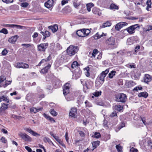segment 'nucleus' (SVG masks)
Masks as SVG:
<instances>
[{
	"label": "nucleus",
	"instance_id": "obj_17",
	"mask_svg": "<svg viewBox=\"0 0 152 152\" xmlns=\"http://www.w3.org/2000/svg\"><path fill=\"white\" fill-rule=\"evenodd\" d=\"M24 129L27 132L31 134L32 135L37 137V136H40V134L32 130L31 129L29 128H26Z\"/></svg>",
	"mask_w": 152,
	"mask_h": 152
},
{
	"label": "nucleus",
	"instance_id": "obj_51",
	"mask_svg": "<svg viewBox=\"0 0 152 152\" xmlns=\"http://www.w3.org/2000/svg\"><path fill=\"white\" fill-rule=\"evenodd\" d=\"M102 92L101 91L99 92L98 91H96L95 92H94V94H93L94 96L96 97H97L101 95Z\"/></svg>",
	"mask_w": 152,
	"mask_h": 152
},
{
	"label": "nucleus",
	"instance_id": "obj_6",
	"mask_svg": "<svg viewBox=\"0 0 152 152\" xmlns=\"http://www.w3.org/2000/svg\"><path fill=\"white\" fill-rule=\"evenodd\" d=\"M19 136L26 142H30L32 141L31 138L25 133L20 132L18 134Z\"/></svg>",
	"mask_w": 152,
	"mask_h": 152
},
{
	"label": "nucleus",
	"instance_id": "obj_33",
	"mask_svg": "<svg viewBox=\"0 0 152 152\" xmlns=\"http://www.w3.org/2000/svg\"><path fill=\"white\" fill-rule=\"evenodd\" d=\"M111 25V23L110 21H107L103 24L102 26L103 28H105L107 26H110Z\"/></svg>",
	"mask_w": 152,
	"mask_h": 152
},
{
	"label": "nucleus",
	"instance_id": "obj_34",
	"mask_svg": "<svg viewBox=\"0 0 152 152\" xmlns=\"http://www.w3.org/2000/svg\"><path fill=\"white\" fill-rule=\"evenodd\" d=\"M110 7L111 9H115L117 10L119 9V7L113 3L110 5Z\"/></svg>",
	"mask_w": 152,
	"mask_h": 152
},
{
	"label": "nucleus",
	"instance_id": "obj_18",
	"mask_svg": "<svg viewBox=\"0 0 152 152\" xmlns=\"http://www.w3.org/2000/svg\"><path fill=\"white\" fill-rule=\"evenodd\" d=\"M83 29L77 30L76 33H74L72 34V37H74L75 35H77L79 37H83Z\"/></svg>",
	"mask_w": 152,
	"mask_h": 152
},
{
	"label": "nucleus",
	"instance_id": "obj_46",
	"mask_svg": "<svg viewBox=\"0 0 152 152\" xmlns=\"http://www.w3.org/2000/svg\"><path fill=\"white\" fill-rule=\"evenodd\" d=\"M30 111L31 113H35L38 112V110L36 108L32 107L30 109Z\"/></svg>",
	"mask_w": 152,
	"mask_h": 152
},
{
	"label": "nucleus",
	"instance_id": "obj_45",
	"mask_svg": "<svg viewBox=\"0 0 152 152\" xmlns=\"http://www.w3.org/2000/svg\"><path fill=\"white\" fill-rule=\"evenodd\" d=\"M115 110L118 111H120L122 110V109L123 107L121 106V105H116L115 106Z\"/></svg>",
	"mask_w": 152,
	"mask_h": 152
},
{
	"label": "nucleus",
	"instance_id": "obj_10",
	"mask_svg": "<svg viewBox=\"0 0 152 152\" xmlns=\"http://www.w3.org/2000/svg\"><path fill=\"white\" fill-rule=\"evenodd\" d=\"M48 46V43H41L37 45L38 50L41 52H45L46 49Z\"/></svg>",
	"mask_w": 152,
	"mask_h": 152
},
{
	"label": "nucleus",
	"instance_id": "obj_37",
	"mask_svg": "<svg viewBox=\"0 0 152 152\" xmlns=\"http://www.w3.org/2000/svg\"><path fill=\"white\" fill-rule=\"evenodd\" d=\"M44 142L46 143L47 142H48L49 144H50L51 143H52L53 144V142H52L51 140L49 139V138L47 137H45L43 139Z\"/></svg>",
	"mask_w": 152,
	"mask_h": 152
},
{
	"label": "nucleus",
	"instance_id": "obj_54",
	"mask_svg": "<svg viewBox=\"0 0 152 152\" xmlns=\"http://www.w3.org/2000/svg\"><path fill=\"white\" fill-rule=\"evenodd\" d=\"M73 4L75 8H77L80 5V2H77L74 1L73 2Z\"/></svg>",
	"mask_w": 152,
	"mask_h": 152
},
{
	"label": "nucleus",
	"instance_id": "obj_43",
	"mask_svg": "<svg viewBox=\"0 0 152 152\" xmlns=\"http://www.w3.org/2000/svg\"><path fill=\"white\" fill-rule=\"evenodd\" d=\"M12 82V81H8V80H6L5 81V84H4L3 85V86L4 88H6L7 86H8V85L10 84Z\"/></svg>",
	"mask_w": 152,
	"mask_h": 152
},
{
	"label": "nucleus",
	"instance_id": "obj_41",
	"mask_svg": "<svg viewBox=\"0 0 152 152\" xmlns=\"http://www.w3.org/2000/svg\"><path fill=\"white\" fill-rule=\"evenodd\" d=\"M85 103L86 104V107H91L92 106V105L89 102L88 100H86L85 102Z\"/></svg>",
	"mask_w": 152,
	"mask_h": 152
},
{
	"label": "nucleus",
	"instance_id": "obj_13",
	"mask_svg": "<svg viewBox=\"0 0 152 152\" xmlns=\"http://www.w3.org/2000/svg\"><path fill=\"white\" fill-rule=\"evenodd\" d=\"M77 113V109L76 107L72 108L69 113V116L75 118Z\"/></svg>",
	"mask_w": 152,
	"mask_h": 152
},
{
	"label": "nucleus",
	"instance_id": "obj_36",
	"mask_svg": "<svg viewBox=\"0 0 152 152\" xmlns=\"http://www.w3.org/2000/svg\"><path fill=\"white\" fill-rule=\"evenodd\" d=\"M147 7L146 8V10L148 11L149 9L151 8V0H147L146 2Z\"/></svg>",
	"mask_w": 152,
	"mask_h": 152
},
{
	"label": "nucleus",
	"instance_id": "obj_60",
	"mask_svg": "<svg viewBox=\"0 0 152 152\" xmlns=\"http://www.w3.org/2000/svg\"><path fill=\"white\" fill-rule=\"evenodd\" d=\"M37 91L38 92L37 94H40L43 93V90L42 89H41L40 88V87H38L37 88Z\"/></svg>",
	"mask_w": 152,
	"mask_h": 152
},
{
	"label": "nucleus",
	"instance_id": "obj_38",
	"mask_svg": "<svg viewBox=\"0 0 152 152\" xmlns=\"http://www.w3.org/2000/svg\"><path fill=\"white\" fill-rule=\"evenodd\" d=\"M116 72L112 70L108 74V77L110 78H113L114 76L115 75Z\"/></svg>",
	"mask_w": 152,
	"mask_h": 152
},
{
	"label": "nucleus",
	"instance_id": "obj_15",
	"mask_svg": "<svg viewBox=\"0 0 152 152\" xmlns=\"http://www.w3.org/2000/svg\"><path fill=\"white\" fill-rule=\"evenodd\" d=\"M53 0H48L45 3V6L48 8H50L53 6Z\"/></svg>",
	"mask_w": 152,
	"mask_h": 152
},
{
	"label": "nucleus",
	"instance_id": "obj_8",
	"mask_svg": "<svg viewBox=\"0 0 152 152\" xmlns=\"http://www.w3.org/2000/svg\"><path fill=\"white\" fill-rule=\"evenodd\" d=\"M70 85L68 82L66 83L63 87V93L66 96L69 93Z\"/></svg>",
	"mask_w": 152,
	"mask_h": 152
},
{
	"label": "nucleus",
	"instance_id": "obj_3",
	"mask_svg": "<svg viewBox=\"0 0 152 152\" xmlns=\"http://www.w3.org/2000/svg\"><path fill=\"white\" fill-rule=\"evenodd\" d=\"M115 101L118 102L125 103L126 101L127 96L123 93H119L115 95Z\"/></svg>",
	"mask_w": 152,
	"mask_h": 152
},
{
	"label": "nucleus",
	"instance_id": "obj_44",
	"mask_svg": "<svg viewBox=\"0 0 152 152\" xmlns=\"http://www.w3.org/2000/svg\"><path fill=\"white\" fill-rule=\"evenodd\" d=\"M11 118L15 119H17L19 120L22 118V117L20 116H18L12 114V115Z\"/></svg>",
	"mask_w": 152,
	"mask_h": 152
},
{
	"label": "nucleus",
	"instance_id": "obj_19",
	"mask_svg": "<svg viewBox=\"0 0 152 152\" xmlns=\"http://www.w3.org/2000/svg\"><path fill=\"white\" fill-rule=\"evenodd\" d=\"M92 12L95 15H98L99 16L101 15V12L99 9L94 7L92 9Z\"/></svg>",
	"mask_w": 152,
	"mask_h": 152
},
{
	"label": "nucleus",
	"instance_id": "obj_48",
	"mask_svg": "<svg viewBox=\"0 0 152 152\" xmlns=\"http://www.w3.org/2000/svg\"><path fill=\"white\" fill-rule=\"evenodd\" d=\"M142 88L141 86H137L136 87L134 88L133 89V91H137L138 90H142Z\"/></svg>",
	"mask_w": 152,
	"mask_h": 152
},
{
	"label": "nucleus",
	"instance_id": "obj_26",
	"mask_svg": "<svg viewBox=\"0 0 152 152\" xmlns=\"http://www.w3.org/2000/svg\"><path fill=\"white\" fill-rule=\"evenodd\" d=\"M40 33L42 34L44 36V38H46V37H49L50 36V33L47 31H45L44 32L41 31Z\"/></svg>",
	"mask_w": 152,
	"mask_h": 152
},
{
	"label": "nucleus",
	"instance_id": "obj_32",
	"mask_svg": "<svg viewBox=\"0 0 152 152\" xmlns=\"http://www.w3.org/2000/svg\"><path fill=\"white\" fill-rule=\"evenodd\" d=\"M106 35V34H104L102 33L101 34H100L99 32H97L95 35L93 37L95 38V37H96L97 38H101L102 37L105 36Z\"/></svg>",
	"mask_w": 152,
	"mask_h": 152
},
{
	"label": "nucleus",
	"instance_id": "obj_14",
	"mask_svg": "<svg viewBox=\"0 0 152 152\" xmlns=\"http://www.w3.org/2000/svg\"><path fill=\"white\" fill-rule=\"evenodd\" d=\"M93 82L90 80H87L85 82L83 86L88 89L91 88L93 85Z\"/></svg>",
	"mask_w": 152,
	"mask_h": 152
},
{
	"label": "nucleus",
	"instance_id": "obj_23",
	"mask_svg": "<svg viewBox=\"0 0 152 152\" xmlns=\"http://www.w3.org/2000/svg\"><path fill=\"white\" fill-rule=\"evenodd\" d=\"M83 37H86L89 35L91 31L88 29L83 28Z\"/></svg>",
	"mask_w": 152,
	"mask_h": 152
},
{
	"label": "nucleus",
	"instance_id": "obj_49",
	"mask_svg": "<svg viewBox=\"0 0 152 152\" xmlns=\"http://www.w3.org/2000/svg\"><path fill=\"white\" fill-rule=\"evenodd\" d=\"M46 89L48 90L49 91L50 93L52 92L53 88L51 86L49 85H47L46 87Z\"/></svg>",
	"mask_w": 152,
	"mask_h": 152
},
{
	"label": "nucleus",
	"instance_id": "obj_22",
	"mask_svg": "<svg viewBox=\"0 0 152 152\" xmlns=\"http://www.w3.org/2000/svg\"><path fill=\"white\" fill-rule=\"evenodd\" d=\"M104 83L103 82H102L101 80L96 78L95 83V86L97 88H99Z\"/></svg>",
	"mask_w": 152,
	"mask_h": 152
},
{
	"label": "nucleus",
	"instance_id": "obj_58",
	"mask_svg": "<svg viewBox=\"0 0 152 152\" xmlns=\"http://www.w3.org/2000/svg\"><path fill=\"white\" fill-rule=\"evenodd\" d=\"M98 53V50L97 49H95L94 50L93 52L92 53V55L93 57H95L96 54Z\"/></svg>",
	"mask_w": 152,
	"mask_h": 152
},
{
	"label": "nucleus",
	"instance_id": "obj_57",
	"mask_svg": "<svg viewBox=\"0 0 152 152\" xmlns=\"http://www.w3.org/2000/svg\"><path fill=\"white\" fill-rule=\"evenodd\" d=\"M6 79V77L5 76L1 75L0 77V83L2 82H3Z\"/></svg>",
	"mask_w": 152,
	"mask_h": 152
},
{
	"label": "nucleus",
	"instance_id": "obj_61",
	"mask_svg": "<svg viewBox=\"0 0 152 152\" xmlns=\"http://www.w3.org/2000/svg\"><path fill=\"white\" fill-rule=\"evenodd\" d=\"M1 141L2 143H6L7 142V140L4 137H2L1 138Z\"/></svg>",
	"mask_w": 152,
	"mask_h": 152
},
{
	"label": "nucleus",
	"instance_id": "obj_1",
	"mask_svg": "<svg viewBox=\"0 0 152 152\" xmlns=\"http://www.w3.org/2000/svg\"><path fill=\"white\" fill-rule=\"evenodd\" d=\"M4 25L6 27H8L10 28H14L15 27L17 28L22 29H27L28 31L27 32L26 31H23L21 33V35L22 37H30L31 34L29 31L31 30L33 31V30L34 29V28H33L16 24H6Z\"/></svg>",
	"mask_w": 152,
	"mask_h": 152
},
{
	"label": "nucleus",
	"instance_id": "obj_25",
	"mask_svg": "<svg viewBox=\"0 0 152 152\" xmlns=\"http://www.w3.org/2000/svg\"><path fill=\"white\" fill-rule=\"evenodd\" d=\"M148 96V93L145 91L142 92L138 94V96L139 97H143L145 98H146Z\"/></svg>",
	"mask_w": 152,
	"mask_h": 152
},
{
	"label": "nucleus",
	"instance_id": "obj_47",
	"mask_svg": "<svg viewBox=\"0 0 152 152\" xmlns=\"http://www.w3.org/2000/svg\"><path fill=\"white\" fill-rule=\"evenodd\" d=\"M17 39H9L8 41L12 44H15L17 41Z\"/></svg>",
	"mask_w": 152,
	"mask_h": 152
},
{
	"label": "nucleus",
	"instance_id": "obj_20",
	"mask_svg": "<svg viewBox=\"0 0 152 152\" xmlns=\"http://www.w3.org/2000/svg\"><path fill=\"white\" fill-rule=\"evenodd\" d=\"M115 41V39H107L105 43L108 45H114Z\"/></svg>",
	"mask_w": 152,
	"mask_h": 152
},
{
	"label": "nucleus",
	"instance_id": "obj_9",
	"mask_svg": "<svg viewBox=\"0 0 152 152\" xmlns=\"http://www.w3.org/2000/svg\"><path fill=\"white\" fill-rule=\"evenodd\" d=\"M82 74V71L79 67H77L75 69L73 76L75 79H77L80 77Z\"/></svg>",
	"mask_w": 152,
	"mask_h": 152
},
{
	"label": "nucleus",
	"instance_id": "obj_21",
	"mask_svg": "<svg viewBox=\"0 0 152 152\" xmlns=\"http://www.w3.org/2000/svg\"><path fill=\"white\" fill-rule=\"evenodd\" d=\"M48 28L51 29L53 33L56 32L58 29V26L57 24H55L53 26H49Z\"/></svg>",
	"mask_w": 152,
	"mask_h": 152
},
{
	"label": "nucleus",
	"instance_id": "obj_4",
	"mask_svg": "<svg viewBox=\"0 0 152 152\" xmlns=\"http://www.w3.org/2000/svg\"><path fill=\"white\" fill-rule=\"evenodd\" d=\"M140 28V26L138 24H136L130 26L127 28L124 31V32L126 31L129 34H132L135 32V30H138Z\"/></svg>",
	"mask_w": 152,
	"mask_h": 152
},
{
	"label": "nucleus",
	"instance_id": "obj_39",
	"mask_svg": "<svg viewBox=\"0 0 152 152\" xmlns=\"http://www.w3.org/2000/svg\"><path fill=\"white\" fill-rule=\"evenodd\" d=\"M115 147L118 152H122V147L121 146L119 145H117Z\"/></svg>",
	"mask_w": 152,
	"mask_h": 152
},
{
	"label": "nucleus",
	"instance_id": "obj_62",
	"mask_svg": "<svg viewBox=\"0 0 152 152\" xmlns=\"http://www.w3.org/2000/svg\"><path fill=\"white\" fill-rule=\"evenodd\" d=\"M69 0H62L61 2V4L62 5H64L67 3Z\"/></svg>",
	"mask_w": 152,
	"mask_h": 152
},
{
	"label": "nucleus",
	"instance_id": "obj_2",
	"mask_svg": "<svg viewBox=\"0 0 152 152\" xmlns=\"http://www.w3.org/2000/svg\"><path fill=\"white\" fill-rule=\"evenodd\" d=\"M79 49V48L77 46L70 45L66 50L67 54L70 56H72L78 51Z\"/></svg>",
	"mask_w": 152,
	"mask_h": 152
},
{
	"label": "nucleus",
	"instance_id": "obj_35",
	"mask_svg": "<svg viewBox=\"0 0 152 152\" xmlns=\"http://www.w3.org/2000/svg\"><path fill=\"white\" fill-rule=\"evenodd\" d=\"M80 66V64L78 63L76 61H74L72 63L71 65V67L74 69L75 67H76L77 66Z\"/></svg>",
	"mask_w": 152,
	"mask_h": 152
},
{
	"label": "nucleus",
	"instance_id": "obj_53",
	"mask_svg": "<svg viewBox=\"0 0 152 152\" xmlns=\"http://www.w3.org/2000/svg\"><path fill=\"white\" fill-rule=\"evenodd\" d=\"M0 32L2 33L6 34L8 33V31L6 29L3 28L0 31Z\"/></svg>",
	"mask_w": 152,
	"mask_h": 152
},
{
	"label": "nucleus",
	"instance_id": "obj_28",
	"mask_svg": "<svg viewBox=\"0 0 152 152\" xmlns=\"http://www.w3.org/2000/svg\"><path fill=\"white\" fill-rule=\"evenodd\" d=\"M31 95L33 96H37L38 98H39L40 100L41 99H42L44 98L45 97V95L43 93L37 94H31Z\"/></svg>",
	"mask_w": 152,
	"mask_h": 152
},
{
	"label": "nucleus",
	"instance_id": "obj_64",
	"mask_svg": "<svg viewBox=\"0 0 152 152\" xmlns=\"http://www.w3.org/2000/svg\"><path fill=\"white\" fill-rule=\"evenodd\" d=\"M138 151L137 149L133 147L130 150V152H137Z\"/></svg>",
	"mask_w": 152,
	"mask_h": 152
},
{
	"label": "nucleus",
	"instance_id": "obj_31",
	"mask_svg": "<svg viewBox=\"0 0 152 152\" xmlns=\"http://www.w3.org/2000/svg\"><path fill=\"white\" fill-rule=\"evenodd\" d=\"M2 101H5L7 103L9 102V99L7 98V97H5L4 96H0V102Z\"/></svg>",
	"mask_w": 152,
	"mask_h": 152
},
{
	"label": "nucleus",
	"instance_id": "obj_11",
	"mask_svg": "<svg viewBox=\"0 0 152 152\" xmlns=\"http://www.w3.org/2000/svg\"><path fill=\"white\" fill-rule=\"evenodd\" d=\"M127 23L125 22H120L117 23L115 27V29L117 31H119L123 27L126 26Z\"/></svg>",
	"mask_w": 152,
	"mask_h": 152
},
{
	"label": "nucleus",
	"instance_id": "obj_40",
	"mask_svg": "<svg viewBox=\"0 0 152 152\" xmlns=\"http://www.w3.org/2000/svg\"><path fill=\"white\" fill-rule=\"evenodd\" d=\"M29 65L28 64L23 62H21L20 68L26 69L28 67Z\"/></svg>",
	"mask_w": 152,
	"mask_h": 152
},
{
	"label": "nucleus",
	"instance_id": "obj_7",
	"mask_svg": "<svg viewBox=\"0 0 152 152\" xmlns=\"http://www.w3.org/2000/svg\"><path fill=\"white\" fill-rule=\"evenodd\" d=\"M109 72V70L108 69H106L104 71H102L100 74L98 76L97 78L101 80L102 82H104V78Z\"/></svg>",
	"mask_w": 152,
	"mask_h": 152
},
{
	"label": "nucleus",
	"instance_id": "obj_12",
	"mask_svg": "<svg viewBox=\"0 0 152 152\" xmlns=\"http://www.w3.org/2000/svg\"><path fill=\"white\" fill-rule=\"evenodd\" d=\"M51 67V64L48 63L47 65L44 67L40 71V73L43 74H46L48 72V70L50 69Z\"/></svg>",
	"mask_w": 152,
	"mask_h": 152
},
{
	"label": "nucleus",
	"instance_id": "obj_16",
	"mask_svg": "<svg viewBox=\"0 0 152 152\" xmlns=\"http://www.w3.org/2000/svg\"><path fill=\"white\" fill-rule=\"evenodd\" d=\"M144 82L147 84L152 80V76L148 74H145L144 78Z\"/></svg>",
	"mask_w": 152,
	"mask_h": 152
},
{
	"label": "nucleus",
	"instance_id": "obj_24",
	"mask_svg": "<svg viewBox=\"0 0 152 152\" xmlns=\"http://www.w3.org/2000/svg\"><path fill=\"white\" fill-rule=\"evenodd\" d=\"M9 104H6L4 103L1 104V106L0 108V110L1 111H4L8 108Z\"/></svg>",
	"mask_w": 152,
	"mask_h": 152
},
{
	"label": "nucleus",
	"instance_id": "obj_55",
	"mask_svg": "<svg viewBox=\"0 0 152 152\" xmlns=\"http://www.w3.org/2000/svg\"><path fill=\"white\" fill-rule=\"evenodd\" d=\"M8 50L6 49L3 50L1 52V54L2 56H5L8 53Z\"/></svg>",
	"mask_w": 152,
	"mask_h": 152
},
{
	"label": "nucleus",
	"instance_id": "obj_50",
	"mask_svg": "<svg viewBox=\"0 0 152 152\" xmlns=\"http://www.w3.org/2000/svg\"><path fill=\"white\" fill-rule=\"evenodd\" d=\"M101 137V135L99 132H95L94 133V137L99 138Z\"/></svg>",
	"mask_w": 152,
	"mask_h": 152
},
{
	"label": "nucleus",
	"instance_id": "obj_59",
	"mask_svg": "<svg viewBox=\"0 0 152 152\" xmlns=\"http://www.w3.org/2000/svg\"><path fill=\"white\" fill-rule=\"evenodd\" d=\"M51 56L50 54L49 55V56L48 57L45 59H44V61H45V62H47L48 61H49L51 60Z\"/></svg>",
	"mask_w": 152,
	"mask_h": 152
},
{
	"label": "nucleus",
	"instance_id": "obj_29",
	"mask_svg": "<svg viewBox=\"0 0 152 152\" xmlns=\"http://www.w3.org/2000/svg\"><path fill=\"white\" fill-rule=\"evenodd\" d=\"M94 6V4L92 3H90L87 4L86 7L88 12H90L91 10V8Z\"/></svg>",
	"mask_w": 152,
	"mask_h": 152
},
{
	"label": "nucleus",
	"instance_id": "obj_63",
	"mask_svg": "<svg viewBox=\"0 0 152 152\" xmlns=\"http://www.w3.org/2000/svg\"><path fill=\"white\" fill-rule=\"evenodd\" d=\"M80 136L81 137H84L85 136V133L82 131H78Z\"/></svg>",
	"mask_w": 152,
	"mask_h": 152
},
{
	"label": "nucleus",
	"instance_id": "obj_56",
	"mask_svg": "<svg viewBox=\"0 0 152 152\" xmlns=\"http://www.w3.org/2000/svg\"><path fill=\"white\" fill-rule=\"evenodd\" d=\"M28 5V4L27 2L22 3L21 6L23 7H26Z\"/></svg>",
	"mask_w": 152,
	"mask_h": 152
},
{
	"label": "nucleus",
	"instance_id": "obj_5",
	"mask_svg": "<svg viewBox=\"0 0 152 152\" xmlns=\"http://www.w3.org/2000/svg\"><path fill=\"white\" fill-rule=\"evenodd\" d=\"M79 95L78 92H72L69 93L65 96V98L68 101L73 100L75 98Z\"/></svg>",
	"mask_w": 152,
	"mask_h": 152
},
{
	"label": "nucleus",
	"instance_id": "obj_42",
	"mask_svg": "<svg viewBox=\"0 0 152 152\" xmlns=\"http://www.w3.org/2000/svg\"><path fill=\"white\" fill-rule=\"evenodd\" d=\"M50 113L53 116H56L57 115V113L53 109H51L50 111Z\"/></svg>",
	"mask_w": 152,
	"mask_h": 152
},
{
	"label": "nucleus",
	"instance_id": "obj_30",
	"mask_svg": "<svg viewBox=\"0 0 152 152\" xmlns=\"http://www.w3.org/2000/svg\"><path fill=\"white\" fill-rule=\"evenodd\" d=\"M136 42L134 39H127L126 43L128 45H131Z\"/></svg>",
	"mask_w": 152,
	"mask_h": 152
},
{
	"label": "nucleus",
	"instance_id": "obj_52",
	"mask_svg": "<svg viewBox=\"0 0 152 152\" xmlns=\"http://www.w3.org/2000/svg\"><path fill=\"white\" fill-rule=\"evenodd\" d=\"M125 126V124L123 122L121 123L120 125H118V130H120L123 127H124Z\"/></svg>",
	"mask_w": 152,
	"mask_h": 152
},
{
	"label": "nucleus",
	"instance_id": "obj_27",
	"mask_svg": "<svg viewBox=\"0 0 152 152\" xmlns=\"http://www.w3.org/2000/svg\"><path fill=\"white\" fill-rule=\"evenodd\" d=\"M100 143L99 141H94L92 142L93 147V150L97 148L99 146Z\"/></svg>",
	"mask_w": 152,
	"mask_h": 152
}]
</instances>
